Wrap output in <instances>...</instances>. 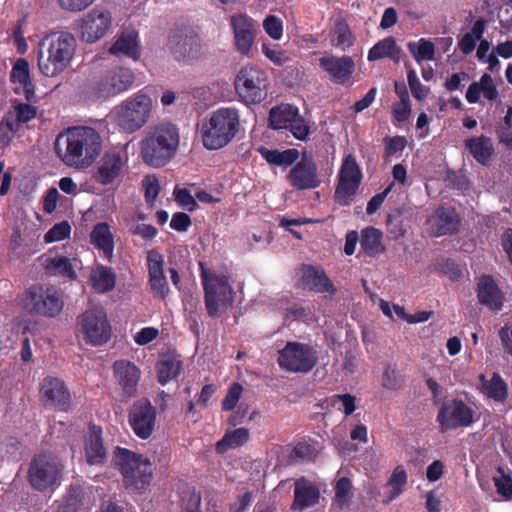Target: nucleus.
Masks as SVG:
<instances>
[{
    "label": "nucleus",
    "instance_id": "obj_1",
    "mask_svg": "<svg viewBox=\"0 0 512 512\" xmlns=\"http://www.w3.org/2000/svg\"><path fill=\"white\" fill-rule=\"evenodd\" d=\"M101 149L100 134L87 126L69 128L60 133L55 141V150L59 157L65 164L75 168L91 166Z\"/></svg>",
    "mask_w": 512,
    "mask_h": 512
},
{
    "label": "nucleus",
    "instance_id": "obj_2",
    "mask_svg": "<svg viewBox=\"0 0 512 512\" xmlns=\"http://www.w3.org/2000/svg\"><path fill=\"white\" fill-rule=\"evenodd\" d=\"M77 43L68 32L52 33L38 44V68L46 77H56L71 63Z\"/></svg>",
    "mask_w": 512,
    "mask_h": 512
},
{
    "label": "nucleus",
    "instance_id": "obj_3",
    "mask_svg": "<svg viewBox=\"0 0 512 512\" xmlns=\"http://www.w3.org/2000/svg\"><path fill=\"white\" fill-rule=\"evenodd\" d=\"M179 131L171 123H161L150 127L141 140L140 153L147 165L160 168L176 154L179 146Z\"/></svg>",
    "mask_w": 512,
    "mask_h": 512
},
{
    "label": "nucleus",
    "instance_id": "obj_4",
    "mask_svg": "<svg viewBox=\"0 0 512 512\" xmlns=\"http://www.w3.org/2000/svg\"><path fill=\"white\" fill-rule=\"evenodd\" d=\"M240 128L239 112L235 108H220L202 120L199 136L208 150H218L227 146Z\"/></svg>",
    "mask_w": 512,
    "mask_h": 512
},
{
    "label": "nucleus",
    "instance_id": "obj_5",
    "mask_svg": "<svg viewBox=\"0 0 512 512\" xmlns=\"http://www.w3.org/2000/svg\"><path fill=\"white\" fill-rule=\"evenodd\" d=\"M114 464L120 469L125 485L129 488L140 490L148 486L152 479L155 467L151 461L140 454L128 449L117 447L114 456Z\"/></svg>",
    "mask_w": 512,
    "mask_h": 512
},
{
    "label": "nucleus",
    "instance_id": "obj_6",
    "mask_svg": "<svg viewBox=\"0 0 512 512\" xmlns=\"http://www.w3.org/2000/svg\"><path fill=\"white\" fill-rule=\"evenodd\" d=\"M153 101L149 95L139 91L114 108L118 125L126 132H135L149 120Z\"/></svg>",
    "mask_w": 512,
    "mask_h": 512
},
{
    "label": "nucleus",
    "instance_id": "obj_7",
    "mask_svg": "<svg viewBox=\"0 0 512 512\" xmlns=\"http://www.w3.org/2000/svg\"><path fill=\"white\" fill-rule=\"evenodd\" d=\"M234 88L239 99L247 104H258L265 100L269 79L267 73L254 65L240 68L234 79Z\"/></svg>",
    "mask_w": 512,
    "mask_h": 512
},
{
    "label": "nucleus",
    "instance_id": "obj_8",
    "mask_svg": "<svg viewBox=\"0 0 512 512\" xmlns=\"http://www.w3.org/2000/svg\"><path fill=\"white\" fill-rule=\"evenodd\" d=\"M200 270L207 312L210 316H216L232 303V287L227 276L211 272L203 263H200Z\"/></svg>",
    "mask_w": 512,
    "mask_h": 512
},
{
    "label": "nucleus",
    "instance_id": "obj_9",
    "mask_svg": "<svg viewBox=\"0 0 512 512\" xmlns=\"http://www.w3.org/2000/svg\"><path fill=\"white\" fill-rule=\"evenodd\" d=\"M278 354L280 368L291 373H308L318 362V352L307 343L287 342Z\"/></svg>",
    "mask_w": 512,
    "mask_h": 512
},
{
    "label": "nucleus",
    "instance_id": "obj_10",
    "mask_svg": "<svg viewBox=\"0 0 512 512\" xmlns=\"http://www.w3.org/2000/svg\"><path fill=\"white\" fill-rule=\"evenodd\" d=\"M168 49L173 58L184 64H192L203 58L204 45L192 30H181L172 33L168 40Z\"/></svg>",
    "mask_w": 512,
    "mask_h": 512
},
{
    "label": "nucleus",
    "instance_id": "obj_11",
    "mask_svg": "<svg viewBox=\"0 0 512 512\" xmlns=\"http://www.w3.org/2000/svg\"><path fill=\"white\" fill-rule=\"evenodd\" d=\"M135 81L134 72L122 66L107 70L92 85V91L98 98L108 99L130 89Z\"/></svg>",
    "mask_w": 512,
    "mask_h": 512
},
{
    "label": "nucleus",
    "instance_id": "obj_12",
    "mask_svg": "<svg viewBox=\"0 0 512 512\" xmlns=\"http://www.w3.org/2000/svg\"><path fill=\"white\" fill-rule=\"evenodd\" d=\"M25 307L42 316L56 317L64 308L63 294L54 287L33 286L27 291Z\"/></svg>",
    "mask_w": 512,
    "mask_h": 512
},
{
    "label": "nucleus",
    "instance_id": "obj_13",
    "mask_svg": "<svg viewBox=\"0 0 512 512\" xmlns=\"http://www.w3.org/2000/svg\"><path fill=\"white\" fill-rule=\"evenodd\" d=\"M337 178L338 183L334 198L340 205H349L362 181V172L354 155L348 154L345 156Z\"/></svg>",
    "mask_w": 512,
    "mask_h": 512
},
{
    "label": "nucleus",
    "instance_id": "obj_14",
    "mask_svg": "<svg viewBox=\"0 0 512 512\" xmlns=\"http://www.w3.org/2000/svg\"><path fill=\"white\" fill-rule=\"evenodd\" d=\"M61 462L47 454L35 457L29 467L28 477L33 488L46 490L58 484L62 473Z\"/></svg>",
    "mask_w": 512,
    "mask_h": 512
},
{
    "label": "nucleus",
    "instance_id": "obj_15",
    "mask_svg": "<svg viewBox=\"0 0 512 512\" xmlns=\"http://www.w3.org/2000/svg\"><path fill=\"white\" fill-rule=\"evenodd\" d=\"M476 418L475 407L461 399L445 402L437 414V422L441 431L471 426Z\"/></svg>",
    "mask_w": 512,
    "mask_h": 512
},
{
    "label": "nucleus",
    "instance_id": "obj_16",
    "mask_svg": "<svg viewBox=\"0 0 512 512\" xmlns=\"http://www.w3.org/2000/svg\"><path fill=\"white\" fill-rule=\"evenodd\" d=\"M128 156L122 149L106 151L93 170L96 183L107 186L120 180L127 168Z\"/></svg>",
    "mask_w": 512,
    "mask_h": 512
},
{
    "label": "nucleus",
    "instance_id": "obj_17",
    "mask_svg": "<svg viewBox=\"0 0 512 512\" xmlns=\"http://www.w3.org/2000/svg\"><path fill=\"white\" fill-rule=\"evenodd\" d=\"M78 325L84 339L92 345H101L110 339L111 327L101 307L86 310L79 316Z\"/></svg>",
    "mask_w": 512,
    "mask_h": 512
},
{
    "label": "nucleus",
    "instance_id": "obj_18",
    "mask_svg": "<svg viewBox=\"0 0 512 512\" xmlns=\"http://www.w3.org/2000/svg\"><path fill=\"white\" fill-rule=\"evenodd\" d=\"M269 121L273 129L289 130L299 140H305L310 132L298 108L290 104L282 103L271 108Z\"/></svg>",
    "mask_w": 512,
    "mask_h": 512
},
{
    "label": "nucleus",
    "instance_id": "obj_19",
    "mask_svg": "<svg viewBox=\"0 0 512 512\" xmlns=\"http://www.w3.org/2000/svg\"><path fill=\"white\" fill-rule=\"evenodd\" d=\"M40 399L45 407L66 411L71 406V395L65 382L54 376H46L39 386Z\"/></svg>",
    "mask_w": 512,
    "mask_h": 512
},
{
    "label": "nucleus",
    "instance_id": "obj_20",
    "mask_svg": "<svg viewBox=\"0 0 512 512\" xmlns=\"http://www.w3.org/2000/svg\"><path fill=\"white\" fill-rule=\"evenodd\" d=\"M129 424L141 439H148L156 425V410L147 399H141L133 403L129 411Z\"/></svg>",
    "mask_w": 512,
    "mask_h": 512
},
{
    "label": "nucleus",
    "instance_id": "obj_21",
    "mask_svg": "<svg viewBox=\"0 0 512 512\" xmlns=\"http://www.w3.org/2000/svg\"><path fill=\"white\" fill-rule=\"evenodd\" d=\"M112 26L111 13L102 8H94L86 13L80 24V33L84 41L94 43L104 37Z\"/></svg>",
    "mask_w": 512,
    "mask_h": 512
},
{
    "label": "nucleus",
    "instance_id": "obj_22",
    "mask_svg": "<svg viewBox=\"0 0 512 512\" xmlns=\"http://www.w3.org/2000/svg\"><path fill=\"white\" fill-rule=\"evenodd\" d=\"M289 184L298 190L315 189L321 184L317 165L312 157L303 155L287 176Z\"/></svg>",
    "mask_w": 512,
    "mask_h": 512
},
{
    "label": "nucleus",
    "instance_id": "obj_23",
    "mask_svg": "<svg viewBox=\"0 0 512 512\" xmlns=\"http://www.w3.org/2000/svg\"><path fill=\"white\" fill-rule=\"evenodd\" d=\"M319 65L338 84L348 82L355 70L354 60L350 56L325 55L319 59Z\"/></svg>",
    "mask_w": 512,
    "mask_h": 512
},
{
    "label": "nucleus",
    "instance_id": "obj_24",
    "mask_svg": "<svg viewBox=\"0 0 512 512\" xmlns=\"http://www.w3.org/2000/svg\"><path fill=\"white\" fill-rule=\"evenodd\" d=\"M429 232L436 236H443L457 231L460 219L454 208L440 206L427 219Z\"/></svg>",
    "mask_w": 512,
    "mask_h": 512
},
{
    "label": "nucleus",
    "instance_id": "obj_25",
    "mask_svg": "<svg viewBox=\"0 0 512 512\" xmlns=\"http://www.w3.org/2000/svg\"><path fill=\"white\" fill-rule=\"evenodd\" d=\"M109 54L121 58L127 57L134 61L141 55V49L138 39V32L133 28L122 30L108 49Z\"/></svg>",
    "mask_w": 512,
    "mask_h": 512
},
{
    "label": "nucleus",
    "instance_id": "obj_26",
    "mask_svg": "<svg viewBox=\"0 0 512 512\" xmlns=\"http://www.w3.org/2000/svg\"><path fill=\"white\" fill-rule=\"evenodd\" d=\"M163 256L152 250L147 253L149 284L152 292L164 299L170 292L163 269Z\"/></svg>",
    "mask_w": 512,
    "mask_h": 512
},
{
    "label": "nucleus",
    "instance_id": "obj_27",
    "mask_svg": "<svg viewBox=\"0 0 512 512\" xmlns=\"http://www.w3.org/2000/svg\"><path fill=\"white\" fill-rule=\"evenodd\" d=\"M235 44L239 52L247 54L254 42L256 25L245 15H235L231 18Z\"/></svg>",
    "mask_w": 512,
    "mask_h": 512
},
{
    "label": "nucleus",
    "instance_id": "obj_28",
    "mask_svg": "<svg viewBox=\"0 0 512 512\" xmlns=\"http://www.w3.org/2000/svg\"><path fill=\"white\" fill-rule=\"evenodd\" d=\"M113 374L126 395L131 396L136 392L140 379V370L134 363L124 359L115 361L113 364Z\"/></svg>",
    "mask_w": 512,
    "mask_h": 512
},
{
    "label": "nucleus",
    "instance_id": "obj_29",
    "mask_svg": "<svg viewBox=\"0 0 512 512\" xmlns=\"http://www.w3.org/2000/svg\"><path fill=\"white\" fill-rule=\"evenodd\" d=\"M43 265L47 274L69 280L77 278V270H80L82 266L79 259L60 255H47Z\"/></svg>",
    "mask_w": 512,
    "mask_h": 512
},
{
    "label": "nucleus",
    "instance_id": "obj_30",
    "mask_svg": "<svg viewBox=\"0 0 512 512\" xmlns=\"http://www.w3.org/2000/svg\"><path fill=\"white\" fill-rule=\"evenodd\" d=\"M10 81L14 84V92L23 95L27 101L34 98L35 89L29 74V63L20 58L14 63L10 72Z\"/></svg>",
    "mask_w": 512,
    "mask_h": 512
},
{
    "label": "nucleus",
    "instance_id": "obj_31",
    "mask_svg": "<svg viewBox=\"0 0 512 512\" xmlns=\"http://www.w3.org/2000/svg\"><path fill=\"white\" fill-rule=\"evenodd\" d=\"M300 280L309 290L334 294L335 288L323 271L312 266H304L300 271Z\"/></svg>",
    "mask_w": 512,
    "mask_h": 512
},
{
    "label": "nucleus",
    "instance_id": "obj_32",
    "mask_svg": "<svg viewBox=\"0 0 512 512\" xmlns=\"http://www.w3.org/2000/svg\"><path fill=\"white\" fill-rule=\"evenodd\" d=\"M477 296L479 302L492 310H501L503 296L490 276H483L478 282Z\"/></svg>",
    "mask_w": 512,
    "mask_h": 512
},
{
    "label": "nucleus",
    "instance_id": "obj_33",
    "mask_svg": "<svg viewBox=\"0 0 512 512\" xmlns=\"http://www.w3.org/2000/svg\"><path fill=\"white\" fill-rule=\"evenodd\" d=\"M319 490L305 478L295 482L293 509L303 510L318 502Z\"/></svg>",
    "mask_w": 512,
    "mask_h": 512
},
{
    "label": "nucleus",
    "instance_id": "obj_34",
    "mask_svg": "<svg viewBox=\"0 0 512 512\" xmlns=\"http://www.w3.org/2000/svg\"><path fill=\"white\" fill-rule=\"evenodd\" d=\"M464 145L472 157L482 165L487 164L494 154L492 140L484 135L470 137L464 141Z\"/></svg>",
    "mask_w": 512,
    "mask_h": 512
},
{
    "label": "nucleus",
    "instance_id": "obj_35",
    "mask_svg": "<svg viewBox=\"0 0 512 512\" xmlns=\"http://www.w3.org/2000/svg\"><path fill=\"white\" fill-rule=\"evenodd\" d=\"M91 243L103 252L107 259H111L114 251L113 235L107 223H98L94 226L91 234Z\"/></svg>",
    "mask_w": 512,
    "mask_h": 512
},
{
    "label": "nucleus",
    "instance_id": "obj_36",
    "mask_svg": "<svg viewBox=\"0 0 512 512\" xmlns=\"http://www.w3.org/2000/svg\"><path fill=\"white\" fill-rule=\"evenodd\" d=\"M85 456L90 465H100L105 462L107 451L103 445L99 430L93 429L87 437Z\"/></svg>",
    "mask_w": 512,
    "mask_h": 512
},
{
    "label": "nucleus",
    "instance_id": "obj_37",
    "mask_svg": "<svg viewBox=\"0 0 512 512\" xmlns=\"http://www.w3.org/2000/svg\"><path fill=\"white\" fill-rule=\"evenodd\" d=\"M353 35L342 14L334 16V23L331 31V43L333 46L345 51L353 45Z\"/></svg>",
    "mask_w": 512,
    "mask_h": 512
},
{
    "label": "nucleus",
    "instance_id": "obj_38",
    "mask_svg": "<svg viewBox=\"0 0 512 512\" xmlns=\"http://www.w3.org/2000/svg\"><path fill=\"white\" fill-rule=\"evenodd\" d=\"M478 388L484 395L495 401H504L507 396V385L497 373H493L489 380L483 374L479 375Z\"/></svg>",
    "mask_w": 512,
    "mask_h": 512
},
{
    "label": "nucleus",
    "instance_id": "obj_39",
    "mask_svg": "<svg viewBox=\"0 0 512 512\" xmlns=\"http://www.w3.org/2000/svg\"><path fill=\"white\" fill-rule=\"evenodd\" d=\"M90 281L96 292L106 293L114 289L116 274L111 268L98 265L91 271Z\"/></svg>",
    "mask_w": 512,
    "mask_h": 512
},
{
    "label": "nucleus",
    "instance_id": "obj_40",
    "mask_svg": "<svg viewBox=\"0 0 512 512\" xmlns=\"http://www.w3.org/2000/svg\"><path fill=\"white\" fill-rule=\"evenodd\" d=\"M183 369L182 361L178 355L163 356L157 364L158 380L166 384L180 375Z\"/></svg>",
    "mask_w": 512,
    "mask_h": 512
},
{
    "label": "nucleus",
    "instance_id": "obj_41",
    "mask_svg": "<svg viewBox=\"0 0 512 512\" xmlns=\"http://www.w3.org/2000/svg\"><path fill=\"white\" fill-rule=\"evenodd\" d=\"M361 249L369 256H375L384 251L382 233L374 227L362 230L360 239Z\"/></svg>",
    "mask_w": 512,
    "mask_h": 512
},
{
    "label": "nucleus",
    "instance_id": "obj_42",
    "mask_svg": "<svg viewBox=\"0 0 512 512\" xmlns=\"http://www.w3.org/2000/svg\"><path fill=\"white\" fill-rule=\"evenodd\" d=\"M250 437L247 428H237L235 430L227 431L223 438L217 442L216 450L219 453H224L228 449L240 447L248 442Z\"/></svg>",
    "mask_w": 512,
    "mask_h": 512
},
{
    "label": "nucleus",
    "instance_id": "obj_43",
    "mask_svg": "<svg viewBox=\"0 0 512 512\" xmlns=\"http://www.w3.org/2000/svg\"><path fill=\"white\" fill-rule=\"evenodd\" d=\"M400 52L396 41L392 37H387L376 43L368 52V61H376L383 58H396Z\"/></svg>",
    "mask_w": 512,
    "mask_h": 512
},
{
    "label": "nucleus",
    "instance_id": "obj_44",
    "mask_svg": "<svg viewBox=\"0 0 512 512\" xmlns=\"http://www.w3.org/2000/svg\"><path fill=\"white\" fill-rule=\"evenodd\" d=\"M259 151L268 163L277 166H290L299 158V151L294 148L284 151L260 148Z\"/></svg>",
    "mask_w": 512,
    "mask_h": 512
},
{
    "label": "nucleus",
    "instance_id": "obj_45",
    "mask_svg": "<svg viewBox=\"0 0 512 512\" xmlns=\"http://www.w3.org/2000/svg\"><path fill=\"white\" fill-rule=\"evenodd\" d=\"M86 502L84 489L81 486H71L59 505L58 512H78Z\"/></svg>",
    "mask_w": 512,
    "mask_h": 512
},
{
    "label": "nucleus",
    "instance_id": "obj_46",
    "mask_svg": "<svg viewBox=\"0 0 512 512\" xmlns=\"http://www.w3.org/2000/svg\"><path fill=\"white\" fill-rule=\"evenodd\" d=\"M407 47L418 64L423 61H431L435 57V45L428 39L421 38L418 41L409 42Z\"/></svg>",
    "mask_w": 512,
    "mask_h": 512
},
{
    "label": "nucleus",
    "instance_id": "obj_47",
    "mask_svg": "<svg viewBox=\"0 0 512 512\" xmlns=\"http://www.w3.org/2000/svg\"><path fill=\"white\" fill-rule=\"evenodd\" d=\"M5 116L22 128L23 124L35 118L36 109L31 104L15 102Z\"/></svg>",
    "mask_w": 512,
    "mask_h": 512
},
{
    "label": "nucleus",
    "instance_id": "obj_48",
    "mask_svg": "<svg viewBox=\"0 0 512 512\" xmlns=\"http://www.w3.org/2000/svg\"><path fill=\"white\" fill-rule=\"evenodd\" d=\"M484 28V20L478 19L473 24L471 30L461 38L458 45L464 54H470L475 49L477 41L483 36Z\"/></svg>",
    "mask_w": 512,
    "mask_h": 512
},
{
    "label": "nucleus",
    "instance_id": "obj_49",
    "mask_svg": "<svg viewBox=\"0 0 512 512\" xmlns=\"http://www.w3.org/2000/svg\"><path fill=\"white\" fill-rule=\"evenodd\" d=\"M317 453L318 451L313 444L303 441L295 445L290 453L289 459L290 462L294 464L309 462L316 458Z\"/></svg>",
    "mask_w": 512,
    "mask_h": 512
},
{
    "label": "nucleus",
    "instance_id": "obj_50",
    "mask_svg": "<svg viewBox=\"0 0 512 512\" xmlns=\"http://www.w3.org/2000/svg\"><path fill=\"white\" fill-rule=\"evenodd\" d=\"M407 482V474L406 471L402 467H397L388 482V486L390 487V493L387 495L386 502H390L398 497Z\"/></svg>",
    "mask_w": 512,
    "mask_h": 512
},
{
    "label": "nucleus",
    "instance_id": "obj_51",
    "mask_svg": "<svg viewBox=\"0 0 512 512\" xmlns=\"http://www.w3.org/2000/svg\"><path fill=\"white\" fill-rule=\"evenodd\" d=\"M403 385V379L395 366L388 364L382 375V386L391 391L400 390Z\"/></svg>",
    "mask_w": 512,
    "mask_h": 512
},
{
    "label": "nucleus",
    "instance_id": "obj_52",
    "mask_svg": "<svg viewBox=\"0 0 512 512\" xmlns=\"http://www.w3.org/2000/svg\"><path fill=\"white\" fill-rule=\"evenodd\" d=\"M407 81L413 97L417 100L425 99L430 93V89L420 82L415 70L411 69L408 71Z\"/></svg>",
    "mask_w": 512,
    "mask_h": 512
},
{
    "label": "nucleus",
    "instance_id": "obj_53",
    "mask_svg": "<svg viewBox=\"0 0 512 512\" xmlns=\"http://www.w3.org/2000/svg\"><path fill=\"white\" fill-rule=\"evenodd\" d=\"M21 128L6 116L0 123V147L4 148L9 145L12 138L20 132Z\"/></svg>",
    "mask_w": 512,
    "mask_h": 512
},
{
    "label": "nucleus",
    "instance_id": "obj_54",
    "mask_svg": "<svg viewBox=\"0 0 512 512\" xmlns=\"http://www.w3.org/2000/svg\"><path fill=\"white\" fill-rule=\"evenodd\" d=\"M71 233V226L67 221H63L55 224L50 230L44 235V241L46 243H53L61 241L69 237Z\"/></svg>",
    "mask_w": 512,
    "mask_h": 512
},
{
    "label": "nucleus",
    "instance_id": "obj_55",
    "mask_svg": "<svg viewBox=\"0 0 512 512\" xmlns=\"http://www.w3.org/2000/svg\"><path fill=\"white\" fill-rule=\"evenodd\" d=\"M352 484L346 477L340 478L335 485V498L339 506L347 505L351 499Z\"/></svg>",
    "mask_w": 512,
    "mask_h": 512
},
{
    "label": "nucleus",
    "instance_id": "obj_56",
    "mask_svg": "<svg viewBox=\"0 0 512 512\" xmlns=\"http://www.w3.org/2000/svg\"><path fill=\"white\" fill-rule=\"evenodd\" d=\"M242 392L243 387L237 382L233 383L229 387L227 394L222 401V409L224 411H232L235 409L241 398Z\"/></svg>",
    "mask_w": 512,
    "mask_h": 512
},
{
    "label": "nucleus",
    "instance_id": "obj_57",
    "mask_svg": "<svg viewBox=\"0 0 512 512\" xmlns=\"http://www.w3.org/2000/svg\"><path fill=\"white\" fill-rule=\"evenodd\" d=\"M200 495L194 490H187L181 496V512H199Z\"/></svg>",
    "mask_w": 512,
    "mask_h": 512
},
{
    "label": "nucleus",
    "instance_id": "obj_58",
    "mask_svg": "<svg viewBox=\"0 0 512 512\" xmlns=\"http://www.w3.org/2000/svg\"><path fill=\"white\" fill-rule=\"evenodd\" d=\"M263 27L266 33L274 40H279L283 35L282 21L274 15H269L264 20Z\"/></svg>",
    "mask_w": 512,
    "mask_h": 512
},
{
    "label": "nucleus",
    "instance_id": "obj_59",
    "mask_svg": "<svg viewBox=\"0 0 512 512\" xmlns=\"http://www.w3.org/2000/svg\"><path fill=\"white\" fill-rule=\"evenodd\" d=\"M481 87V94L487 100L493 101L498 97V90L493 83V79L489 74H484L478 81Z\"/></svg>",
    "mask_w": 512,
    "mask_h": 512
},
{
    "label": "nucleus",
    "instance_id": "obj_60",
    "mask_svg": "<svg viewBox=\"0 0 512 512\" xmlns=\"http://www.w3.org/2000/svg\"><path fill=\"white\" fill-rule=\"evenodd\" d=\"M142 184L145 191V199L148 203L152 204L159 194V182L155 176L148 175L143 179Z\"/></svg>",
    "mask_w": 512,
    "mask_h": 512
},
{
    "label": "nucleus",
    "instance_id": "obj_61",
    "mask_svg": "<svg viewBox=\"0 0 512 512\" xmlns=\"http://www.w3.org/2000/svg\"><path fill=\"white\" fill-rule=\"evenodd\" d=\"M386 224H387L388 234L390 235V238L396 240V239L404 236L405 229L403 228L402 221L398 214L388 215Z\"/></svg>",
    "mask_w": 512,
    "mask_h": 512
},
{
    "label": "nucleus",
    "instance_id": "obj_62",
    "mask_svg": "<svg viewBox=\"0 0 512 512\" xmlns=\"http://www.w3.org/2000/svg\"><path fill=\"white\" fill-rule=\"evenodd\" d=\"M174 196L179 205L188 211H193L197 206L195 197H193L187 189H175Z\"/></svg>",
    "mask_w": 512,
    "mask_h": 512
},
{
    "label": "nucleus",
    "instance_id": "obj_63",
    "mask_svg": "<svg viewBox=\"0 0 512 512\" xmlns=\"http://www.w3.org/2000/svg\"><path fill=\"white\" fill-rule=\"evenodd\" d=\"M129 229L133 235H138L143 239H152L157 234V229L154 226L143 223H131Z\"/></svg>",
    "mask_w": 512,
    "mask_h": 512
},
{
    "label": "nucleus",
    "instance_id": "obj_64",
    "mask_svg": "<svg viewBox=\"0 0 512 512\" xmlns=\"http://www.w3.org/2000/svg\"><path fill=\"white\" fill-rule=\"evenodd\" d=\"M494 482L499 494L507 499L512 497V479L509 476L494 477Z\"/></svg>",
    "mask_w": 512,
    "mask_h": 512
}]
</instances>
